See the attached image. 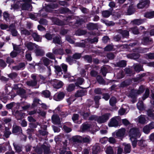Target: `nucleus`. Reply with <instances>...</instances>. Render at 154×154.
Wrapping results in <instances>:
<instances>
[{
    "instance_id": "1",
    "label": "nucleus",
    "mask_w": 154,
    "mask_h": 154,
    "mask_svg": "<svg viewBox=\"0 0 154 154\" xmlns=\"http://www.w3.org/2000/svg\"><path fill=\"white\" fill-rule=\"evenodd\" d=\"M144 90L143 86L140 87L138 90L132 89L127 94V96L132 99H135L137 95L142 93Z\"/></svg>"
},
{
    "instance_id": "2",
    "label": "nucleus",
    "mask_w": 154,
    "mask_h": 154,
    "mask_svg": "<svg viewBox=\"0 0 154 154\" xmlns=\"http://www.w3.org/2000/svg\"><path fill=\"white\" fill-rule=\"evenodd\" d=\"M128 135L131 140L137 139L140 137L141 134L138 129L136 128H131L128 132Z\"/></svg>"
},
{
    "instance_id": "3",
    "label": "nucleus",
    "mask_w": 154,
    "mask_h": 154,
    "mask_svg": "<svg viewBox=\"0 0 154 154\" xmlns=\"http://www.w3.org/2000/svg\"><path fill=\"white\" fill-rule=\"evenodd\" d=\"M31 78L32 79L27 81L26 82V85L29 86L35 87V88H38L39 86H37L38 81L36 79V75L35 74H32Z\"/></svg>"
},
{
    "instance_id": "4",
    "label": "nucleus",
    "mask_w": 154,
    "mask_h": 154,
    "mask_svg": "<svg viewBox=\"0 0 154 154\" xmlns=\"http://www.w3.org/2000/svg\"><path fill=\"white\" fill-rule=\"evenodd\" d=\"M110 116L109 113H106L102 116L97 117V122L99 123H102L107 121Z\"/></svg>"
},
{
    "instance_id": "5",
    "label": "nucleus",
    "mask_w": 154,
    "mask_h": 154,
    "mask_svg": "<svg viewBox=\"0 0 154 154\" xmlns=\"http://www.w3.org/2000/svg\"><path fill=\"white\" fill-rule=\"evenodd\" d=\"M51 84L54 88L56 89H59L61 88L63 85V83L62 81L56 79L52 81Z\"/></svg>"
},
{
    "instance_id": "6",
    "label": "nucleus",
    "mask_w": 154,
    "mask_h": 154,
    "mask_svg": "<svg viewBox=\"0 0 154 154\" xmlns=\"http://www.w3.org/2000/svg\"><path fill=\"white\" fill-rule=\"evenodd\" d=\"M119 119L118 117H115L112 118L108 123L109 127H116L119 125Z\"/></svg>"
},
{
    "instance_id": "7",
    "label": "nucleus",
    "mask_w": 154,
    "mask_h": 154,
    "mask_svg": "<svg viewBox=\"0 0 154 154\" xmlns=\"http://www.w3.org/2000/svg\"><path fill=\"white\" fill-rule=\"evenodd\" d=\"M20 5L21 9L23 10H28L30 11L32 10V6L30 4L24 2H20Z\"/></svg>"
},
{
    "instance_id": "8",
    "label": "nucleus",
    "mask_w": 154,
    "mask_h": 154,
    "mask_svg": "<svg viewBox=\"0 0 154 154\" xmlns=\"http://www.w3.org/2000/svg\"><path fill=\"white\" fill-rule=\"evenodd\" d=\"M25 46L28 50L30 51L35 49L39 48V46L35 43L30 42L26 43L25 44Z\"/></svg>"
},
{
    "instance_id": "9",
    "label": "nucleus",
    "mask_w": 154,
    "mask_h": 154,
    "mask_svg": "<svg viewBox=\"0 0 154 154\" xmlns=\"http://www.w3.org/2000/svg\"><path fill=\"white\" fill-rule=\"evenodd\" d=\"M149 3L150 1L149 0H142L137 4V6L138 8L142 9L146 5H149Z\"/></svg>"
},
{
    "instance_id": "10",
    "label": "nucleus",
    "mask_w": 154,
    "mask_h": 154,
    "mask_svg": "<svg viewBox=\"0 0 154 154\" xmlns=\"http://www.w3.org/2000/svg\"><path fill=\"white\" fill-rule=\"evenodd\" d=\"M8 31L11 32L13 36H16L17 35L18 32L16 29L15 26L13 24L10 25Z\"/></svg>"
},
{
    "instance_id": "11",
    "label": "nucleus",
    "mask_w": 154,
    "mask_h": 154,
    "mask_svg": "<svg viewBox=\"0 0 154 154\" xmlns=\"http://www.w3.org/2000/svg\"><path fill=\"white\" fill-rule=\"evenodd\" d=\"M22 129L19 126L13 125L12 126V132L13 134H22Z\"/></svg>"
},
{
    "instance_id": "12",
    "label": "nucleus",
    "mask_w": 154,
    "mask_h": 154,
    "mask_svg": "<svg viewBox=\"0 0 154 154\" xmlns=\"http://www.w3.org/2000/svg\"><path fill=\"white\" fill-rule=\"evenodd\" d=\"M51 119L52 122L54 124H59L60 123V118L57 115H53L52 116Z\"/></svg>"
},
{
    "instance_id": "13",
    "label": "nucleus",
    "mask_w": 154,
    "mask_h": 154,
    "mask_svg": "<svg viewBox=\"0 0 154 154\" xmlns=\"http://www.w3.org/2000/svg\"><path fill=\"white\" fill-rule=\"evenodd\" d=\"M31 35L33 38L34 41L38 42L41 41L42 38L40 37V35L38 34L36 32H32Z\"/></svg>"
},
{
    "instance_id": "14",
    "label": "nucleus",
    "mask_w": 154,
    "mask_h": 154,
    "mask_svg": "<svg viewBox=\"0 0 154 154\" xmlns=\"http://www.w3.org/2000/svg\"><path fill=\"white\" fill-rule=\"evenodd\" d=\"M100 150V148L98 144L94 145L92 148V154H97Z\"/></svg>"
},
{
    "instance_id": "15",
    "label": "nucleus",
    "mask_w": 154,
    "mask_h": 154,
    "mask_svg": "<svg viewBox=\"0 0 154 154\" xmlns=\"http://www.w3.org/2000/svg\"><path fill=\"white\" fill-rule=\"evenodd\" d=\"M126 130L124 128L119 129L116 133V136L118 137H123L125 133Z\"/></svg>"
},
{
    "instance_id": "16",
    "label": "nucleus",
    "mask_w": 154,
    "mask_h": 154,
    "mask_svg": "<svg viewBox=\"0 0 154 154\" xmlns=\"http://www.w3.org/2000/svg\"><path fill=\"white\" fill-rule=\"evenodd\" d=\"M53 53L55 55H62L64 54L63 50L61 48H54L52 50Z\"/></svg>"
},
{
    "instance_id": "17",
    "label": "nucleus",
    "mask_w": 154,
    "mask_h": 154,
    "mask_svg": "<svg viewBox=\"0 0 154 154\" xmlns=\"http://www.w3.org/2000/svg\"><path fill=\"white\" fill-rule=\"evenodd\" d=\"M64 96V94L63 92H60L55 94L54 96V99L57 100L58 101L62 99Z\"/></svg>"
},
{
    "instance_id": "18",
    "label": "nucleus",
    "mask_w": 154,
    "mask_h": 154,
    "mask_svg": "<svg viewBox=\"0 0 154 154\" xmlns=\"http://www.w3.org/2000/svg\"><path fill=\"white\" fill-rule=\"evenodd\" d=\"M82 137L79 136H74L72 138V142L74 143H82Z\"/></svg>"
},
{
    "instance_id": "19",
    "label": "nucleus",
    "mask_w": 154,
    "mask_h": 154,
    "mask_svg": "<svg viewBox=\"0 0 154 154\" xmlns=\"http://www.w3.org/2000/svg\"><path fill=\"white\" fill-rule=\"evenodd\" d=\"M118 32L122 34L123 38H127L129 35V31L127 30L120 29L118 30Z\"/></svg>"
},
{
    "instance_id": "20",
    "label": "nucleus",
    "mask_w": 154,
    "mask_h": 154,
    "mask_svg": "<svg viewBox=\"0 0 154 154\" xmlns=\"http://www.w3.org/2000/svg\"><path fill=\"white\" fill-rule=\"evenodd\" d=\"M31 30L29 31L24 28H21L20 33L21 35H30Z\"/></svg>"
},
{
    "instance_id": "21",
    "label": "nucleus",
    "mask_w": 154,
    "mask_h": 154,
    "mask_svg": "<svg viewBox=\"0 0 154 154\" xmlns=\"http://www.w3.org/2000/svg\"><path fill=\"white\" fill-rule=\"evenodd\" d=\"M86 92L83 90L78 91L75 94V96L76 97H81L86 94Z\"/></svg>"
},
{
    "instance_id": "22",
    "label": "nucleus",
    "mask_w": 154,
    "mask_h": 154,
    "mask_svg": "<svg viewBox=\"0 0 154 154\" xmlns=\"http://www.w3.org/2000/svg\"><path fill=\"white\" fill-rule=\"evenodd\" d=\"M11 134V132L10 131L9 128L8 127H5V131L4 132V136L6 138H8Z\"/></svg>"
},
{
    "instance_id": "23",
    "label": "nucleus",
    "mask_w": 154,
    "mask_h": 154,
    "mask_svg": "<svg viewBox=\"0 0 154 154\" xmlns=\"http://www.w3.org/2000/svg\"><path fill=\"white\" fill-rule=\"evenodd\" d=\"M58 7L57 4L54 3H51L50 4L48 5L46 7V10L47 11H49L51 9H54L57 8Z\"/></svg>"
},
{
    "instance_id": "24",
    "label": "nucleus",
    "mask_w": 154,
    "mask_h": 154,
    "mask_svg": "<svg viewBox=\"0 0 154 154\" xmlns=\"http://www.w3.org/2000/svg\"><path fill=\"white\" fill-rule=\"evenodd\" d=\"M86 27L89 30H92L95 29L97 28V25L92 23H89L87 24Z\"/></svg>"
},
{
    "instance_id": "25",
    "label": "nucleus",
    "mask_w": 154,
    "mask_h": 154,
    "mask_svg": "<svg viewBox=\"0 0 154 154\" xmlns=\"http://www.w3.org/2000/svg\"><path fill=\"white\" fill-rule=\"evenodd\" d=\"M152 41L151 38L148 37H145L142 40V43L144 45H147L150 43Z\"/></svg>"
},
{
    "instance_id": "26",
    "label": "nucleus",
    "mask_w": 154,
    "mask_h": 154,
    "mask_svg": "<svg viewBox=\"0 0 154 154\" xmlns=\"http://www.w3.org/2000/svg\"><path fill=\"white\" fill-rule=\"evenodd\" d=\"M143 21L142 20L135 19L131 21V24L133 25H139L143 23Z\"/></svg>"
},
{
    "instance_id": "27",
    "label": "nucleus",
    "mask_w": 154,
    "mask_h": 154,
    "mask_svg": "<svg viewBox=\"0 0 154 154\" xmlns=\"http://www.w3.org/2000/svg\"><path fill=\"white\" fill-rule=\"evenodd\" d=\"M82 143H89L91 141V139L90 136H87L85 137H82Z\"/></svg>"
},
{
    "instance_id": "28",
    "label": "nucleus",
    "mask_w": 154,
    "mask_h": 154,
    "mask_svg": "<svg viewBox=\"0 0 154 154\" xmlns=\"http://www.w3.org/2000/svg\"><path fill=\"white\" fill-rule=\"evenodd\" d=\"M144 16L146 18H152L154 17V11L147 12L145 14Z\"/></svg>"
},
{
    "instance_id": "29",
    "label": "nucleus",
    "mask_w": 154,
    "mask_h": 154,
    "mask_svg": "<svg viewBox=\"0 0 154 154\" xmlns=\"http://www.w3.org/2000/svg\"><path fill=\"white\" fill-rule=\"evenodd\" d=\"M131 146L130 144L125 145L124 151L126 153H129L131 151Z\"/></svg>"
},
{
    "instance_id": "30",
    "label": "nucleus",
    "mask_w": 154,
    "mask_h": 154,
    "mask_svg": "<svg viewBox=\"0 0 154 154\" xmlns=\"http://www.w3.org/2000/svg\"><path fill=\"white\" fill-rule=\"evenodd\" d=\"M101 99V97L99 96H96L94 97V100L95 103V107L97 108L99 106V100Z\"/></svg>"
},
{
    "instance_id": "31",
    "label": "nucleus",
    "mask_w": 154,
    "mask_h": 154,
    "mask_svg": "<svg viewBox=\"0 0 154 154\" xmlns=\"http://www.w3.org/2000/svg\"><path fill=\"white\" fill-rule=\"evenodd\" d=\"M39 48L35 49V53L38 56H42L44 54L45 52L43 50L40 49Z\"/></svg>"
},
{
    "instance_id": "32",
    "label": "nucleus",
    "mask_w": 154,
    "mask_h": 154,
    "mask_svg": "<svg viewBox=\"0 0 154 154\" xmlns=\"http://www.w3.org/2000/svg\"><path fill=\"white\" fill-rule=\"evenodd\" d=\"M91 125L90 124L88 123H84L82 125V129L83 131L88 130L90 128Z\"/></svg>"
},
{
    "instance_id": "33",
    "label": "nucleus",
    "mask_w": 154,
    "mask_h": 154,
    "mask_svg": "<svg viewBox=\"0 0 154 154\" xmlns=\"http://www.w3.org/2000/svg\"><path fill=\"white\" fill-rule=\"evenodd\" d=\"M105 152L106 154H114L113 149L111 146L107 147L106 148Z\"/></svg>"
},
{
    "instance_id": "34",
    "label": "nucleus",
    "mask_w": 154,
    "mask_h": 154,
    "mask_svg": "<svg viewBox=\"0 0 154 154\" xmlns=\"http://www.w3.org/2000/svg\"><path fill=\"white\" fill-rule=\"evenodd\" d=\"M137 107L140 110H143L145 109L143 102L142 101L138 102L137 104Z\"/></svg>"
},
{
    "instance_id": "35",
    "label": "nucleus",
    "mask_w": 154,
    "mask_h": 154,
    "mask_svg": "<svg viewBox=\"0 0 154 154\" xmlns=\"http://www.w3.org/2000/svg\"><path fill=\"white\" fill-rule=\"evenodd\" d=\"M134 70L137 72H139L142 70V67L141 65L139 64H135L134 66Z\"/></svg>"
},
{
    "instance_id": "36",
    "label": "nucleus",
    "mask_w": 154,
    "mask_h": 154,
    "mask_svg": "<svg viewBox=\"0 0 154 154\" xmlns=\"http://www.w3.org/2000/svg\"><path fill=\"white\" fill-rule=\"evenodd\" d=\"M42 94L46 98H48L51 95V93L48 90H45L42 91Z\"/></svg>"
},
{
    "instance_id": "37",
    "label": "nucleus",
    "mask_w": 154,
    "mask_h": 154,
    "mask_svg": "<svg viewBox=\"0 0 154 154\" xmlns=\"http://www.w3.org/2000/svg\"><path fill=\"white\" fill-rule=\"evenodd\" d=\"M53 42L55 44H57L59 45L61 44L62 43L61 38L58 36H56L54 38Z\"/></svg>"
},
{
    "instance_id": "38",
    "label": "nucleus",
    "mask_w": 154,
    "mask_h": 154,
    "mask_svg": "<svg viewBox=\"0 0 154 154\" xmlns=\"http://www.w3.org/2000/svg\"><path fill=\"white\" fill-rule=\"evenodd\" d=\"M117 66L120 67H125L126 66V62L125 60H121L116 63Z\"/></svg>"
},
{
    "instance_id": "39",
    "label": "nucleus",
    "mask_w": 154,
    "mask_h": 154,
    "mask_svg": "<svg viewBox=\"0 0 154 154\" xmlns=\"http://www.w3.org/2000/svg\"><path fill=\"white\" fill-rule=\"evenodd\" d=\"M129 31H131L134 34H138L139 32L138 29L137 27H134L129 29Z\"/></svg>"
},
{
    "instance_id": "40",
    "label": "nucleus",
    "mask_w": 154,
    "mask_h": 154,
    "mask_svg": "<svg viewBox=\"0 0 154 154\" xmlns=\"http://www.w3.org/2000/svg\"><path fill=\"white\" fill-rule=\"evenodd\" d=\"M139 122L142 124L146 123V120L144 115H141L138 117Z\"/></svg>"
},
{
    "instance_id": "41",
    "label": "nucleus",
    "mask_w": 154,
    "mask_h": 154,
    "mask_svg": "<svg viewBox=\"0 0 154 154\" xmlns=\"http://www.w3.org/2000/svg\"><path fill=\"white\" fill-rule=\"evenodd\" d=\"M127 56L128 58L130 57L135 60L138 58L140 57V55L138 54H133L128 55Z\"/></svg>"
},
{
    "instance_id": "42",
    "label": "nucleus",
    "mask_w": 154,
    "mask_h": 154,
    "mask_svg": "<svg viewBox=\"0 0 154 154\" xmlns=\"http://www.w3.org/2000/svg\"><path fill=\"white\" fill-rule=\"evenodd\" d=\"M111 12L108 10L103 11L102 12V15L104 17H108L111 15Z\"/></svg>"
},
{
    "instance_id": "43",
    "label": "nucleus",
    "mask_w": 154,
    "mask_h": 154,
    "mask_svg": "<svg viewBox=\"0 0 154 154\" xmlns=\"http://www.w3.org/2000/svg\"><path fill=\"white\" fill-rule=\"evenodd\" d=\"M97 80L98 82L100 84H104L105 82L102 77L100 75H97Z\"/></svg>"
},
{
    "instance_id": "44",
    "label": "nucleus",
    "mask_w": 154,
    "mask_h": 154,
    "mask_svg": "<svg viewBox=\"0 0 154 154\" xmlns=\"http://www.w3.org/2000/svg\"><path fill=\"white\" fill-rule=\"evenodd\" d=\"M42 148L44 150V153L48 154L50 152V147L45 145H43L42 146Z\"/></svg>"
},
{
    "instance_id": "45",
    "label": "nucleus",
    "mask_w": 154,
    "mask_h": 154,
    "mask_svg": "<svg viewBox=\"0 0 154 154\" xmlns=\"http://www.w3.org/2000/svg\"><path fill=\"white\" fill-rule=\"evenodd\" d=\"M130 83V81L129 80H126L121 83L120 86L121 87H125L129 85Z\"/></svg>"
},
{
    "instance_id": "46",
    "label": "nucleus",
    "mask_w": 154,
    "mask_h": 154,
    "mask_svg": "<svg viewBox=\"0 0 154 154\" xmlns=\"http://www.w3.org/2000/svg\"><path fill=\"white\" fill-rule=\"evenodd\" d=\"M116 103V99L115 97H112L109 100L110 105L112 106H114Z\"/></svg>"
},
{
    "instance_id": "47",
    "label": "nucleus",
    "mask_w": 154,
    "mask_h": 154,
    "mask_svg": "<svg viewBox=\"0 0 154 154\" xmlns=\"http://www.w3.org/2000/svg\"><path fill=\"white\" fill-rule=\"evenodd\" d=\"M143 130L144 133L148 134L149 133L151 130L150 129V128L148 125H146L143 128Z\"/></svg>"
},
{
    "instance_id": "48",
    "label": "nucleus",
    "mask_w": 154,
    "mask_h": 154,
    "mask_svg": "<svg viewBox=\"0 0 154 154\" xmlns=\"http://www.w3.org/2000/svg\"><path fill=\"white\" fill-rule=\"evenodd\" d=\"M75 87V86L74 84H70L68 86L67 90L68 91L71 92L74 89Z\"/></svg>"
},
{
    "instance_id": "49",
    "label": "nucleus",
    "mask_w": 154,
    "mask_h": 154,
    "mask_svg": "<svg viewBox=\"0 0 154 154\" xmlns=\"http://www.w3.org/2000/svg\"><path fill=\"white\" fill-rule=\"evenodd\" d=\"M149 89L147 88L146 89L145 94H143L142 99L143 100H144L146 98H147L149 95Z\"/></svg>"
},
{
    "instance_id": "50",
    "label": "nucleus",
    "mask_w": 154,
    "mask_h": 154,
    "mask_svg": "<svg viewBox=\"0 0 154 154\" xmlns=\"http://www.w3.org/2000/svg\"><path fill=\"white\" fill-rule=\"evenodd\" d=\"M54 54L53 53L48 52L46 54V56L49 58L52 59H55Z\"/></svg>"
},
{
    "instance_id": "51",
    "label": "nucleus",
    "mask_w": 154,
    "mask_h": 154,
    "mask_svg": "<svg viewBox=\"0 0 154 154\" xmlns=\"http://www.w3.org/2000/svg\"><path fill=\"white\" fill-rule=\"evenodd\" d=\"M6 62L9 64L8 66H9L11 64L14 63V61L13 59L11 58L10 57H8L6 59Z\"/></svg>"
},
{
    "instance_id": "52",
    "label": "nucleus",
    "mask_w": 154,
    "mask_h": 154,
    "mask_svg": "<svg viewBox=\"0 0 154 154\" xmlns=\"http://www.w3.org/2000/svg\"><path fill=\"white\" fill-rule=\"evenodd\" d=\"M83 57L85 60L88 63H90L91 62L92 59L91 56L87 55L84 56Z\"/></svg>"
},
{
    "instance_id": "53",
    "label": "nucleus",
    "mask_w": 154,
    "mask_h": 154,
    "mask_svg": "<svg viewBox=\"0 0 154 154\" xmlns=\"http://www.w3.org/2000/svg\"><path fill=\"white\" fill-rule=\"evenodd\" d=\"M40 102H41V101L39 99L37 98H35L34 100L33 103L32 104V105L33 106H36L38 104H40Z\"/></svg>"
},
{
    "instance_id": "54",
    "label": "nucleus",
    "mask_w": 154,
    "mask_h": 154,
    "mask_svg": "<svg viewBox=\"0 0 154 154\" xmlns=\"http://www.w3.org/2000/svg\"><path fill=\"white\" fill-rule=\"evenodd\" d=\"M55 23L59 26H62L64 25V23L63 22L58 19H56Z\"/></svg>"
},
{
    "instance_id": "55",
    "label": "nucleus",
    "mask_w": 154,
    "mask_h": 154,
    "mask_svg": "<svg viewBox=\"0 0 154 154\" xmlns=\"http://www.w3.org/2000/svg\"><path fill=\"white\" fill-rule=\"evenodd\" d=\"M39 132L40 135L42 136H45L48 134V132L46 130H39Z\"/></svg>"
},
{
    "instance_id": "56",
    "label": "nucleus",
    "mask_w": 154,
    "mask_h": 154,
    "mask_svg": "<svg viewBox=\"0 0 154 154\" xmlns=\"http://www.w3.org/2000/svg\"><path fill=\"white\" fill-rule=\"evenodd\" d=\"M43 62L45 65L47 66L50 63V60L47 58H45L43 59Z\"/></svg>"
},
{
    "instance_id": "57",
    "label": "nucleus",
    "mask_w": 154,
    "mask_h": 154,
    "mask_svg": "<svg viewBox=\"0 0 154 154\" xmlns=\"http://www.w3.org/2000/svg\"><path fill=\"white\" fill-rule=\"evenodd\" d=\"M26 57L27 60L29 61H31L32 59V58L31 56V54L30 53H28L27 51L26 53Z\"/></svg>"
},
{
    "instance_id": "58",
    "label": "nucleus",
    "mask_w": 154,
    "mask_h": 154,
    "mask_svg": "<svg viewBox=\"0 0 154 154\" xmlns=\"http://www.w3.org/2000/svg\"><path fill=\"white\" fill-rule=\"evenodd\" d=\"M103 22L105 23L107 26L113 25H114V23L112 21H108L107 20H103Z\"/></svg>"
},
{
    "instance_id": "59",
    "label": "nucleus",
    "mask_w": 154,
    "mask_h": 154,
    "mask_svg": "<svg viewBox=\"0 0 154 154\" xmlns=\"http://www.w3.org/2000/svg\"><path fill=\"white\" fill-rule=\"evenodd\" d=\"M97 117L98 116L96 115H91L89 117V120L91 121L95 120L97 121Z\"/></svg>"
},
{
    "instance_id": "60",
    "label": "nucleus",
    "mask_w": 154,
    "mask_h": 154,
    "mask_svg": "<svg viewBox=\"0 0 154 154\" xmlns=\"http://www.w3.org/2000/svg\"><path fill=\"white\" fill-rule=\"evenodd\" d=\"M101 70L103 75L104 76H105L107 73L106 68L105 67H103L101 68Z\"/></svg>"
},
{
    "instance_id": "61",
    "label": "nucleus",
    "mask_w": 154,
    "mask_h": 154,
    "mask_svg": "<svg viewBox=\"0 0 154 154\" xmlns=\"http://www.w3.org/2000/svg\"><path fill=\"white\" fill-rule=\"evenodd\" d=\"M75 100V98L73 96H71L67 99V101L69 104H70L72 102H73Z\"/></svg>"
},
{
    "instance_id": "62",
    "label": "nucleus",
    "mask_w": 154,
    "mask_h": 154,
    "mask_svg": "<svg viewBox=\"0 0 154 154\" xmlns=\"http://www.w3.org/2000/svg\"><path fill=\"white\" fill-rule=\"evenodd\" d=\"M81 55L80 54L75 53L72 56V58L74 59H79Z\"/></svg>"
},
{
    "instance_id": "63",
    "label": "nucleus",
    "mask_w": 154,
    "mask_h": 154,
    "mask_svg": "<svg viewBox=\"0 0 154 154\" xmlns=\"http://www.w3.org/2000/svg\"><path fill=\"white\" fill-rule=\"evenodd\" d=\"M94 92L97 94H100L102 93L101 90L99 88H95L94 90Z\"/></svg>"
},
{
    "instance_id": "64",
    "label": "nucleus",
    "mask_w": 154,
    "mask_h": 154,
    "mask_svg": "<svg viewBox=\"0 0 154 154\" xmlns=\"http://www.w3.org/2000/svg\"><path fill=\"white\" fill-rule=\"evenodd\" d=\"M113 48V47L111 45H109L104 48V50L106 51H111Z\"/></svg>"
}]
</instances>
